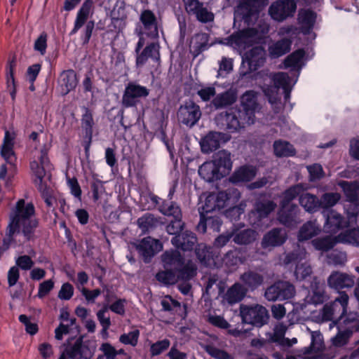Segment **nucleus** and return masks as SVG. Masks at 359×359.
Returning <instances> with one entry per match:
<instances>
[{
  "instance_id": "5fc2aeb1",
  "label": "nucleus",
  "mask_w": 359,
  "mask_h": 359,
  "mask_svg": "<svg viewBox=\"0 0 359 359\" xmlns=\"http://www.w3.org/2000/svg\"><path fill=\"white\" fill-rule=\"evenodd\" d=\"M140 337V331L137 329L128 333H124L119 337V341L125 345L135 346L137 344Z\"/></svg>"
},
{
  "instance_id": "2eb2a0df",
  "label": "nucleus",
  "mask_w": 359,
  "mask_h": 359,
  "mask_svg": "<svg viewBox=\"0 0 359 359\" xmlns=\"http://www.w3.org/2000/svg\"><path fill=\"white\" fill-rule=\"evenodd\" d=\"M187 13L202 23L213 21L214 14L199 0H182Z\"/></svg>"
},
{
  "instance_id": "72a5a7b5",
  "label": "nucleus",
  "mask_w": 359,
  "mask_h": 359,
  "mask_svg": "<svg viewBox=\"0 0 359 359\" xmlns=\"http://www.w3.org/2000/svg\"><path fill=\"white\" fill-rule=\"evenodd\" d=\"M161 257L165 269H174L175 271H179L184 268L182 257L177 250L166 251Z\"/></svg>"
},
{
  "instance_id": "ea45409f",
  "label": "nucleus",
  "mask_w": 359,
  "mask_h": 359,
  "mask_svg": "<svg viewBox=\"0 0 359 359\" xmlns=\"http://www.w3.org/2000/svg\"><path fill=\"white\" fill-rule=\"evenodd\" d=\"M246 259L242 256L241 250L229 251L222 259V264L230 270H233L240 264L245 262Z\"/></svg>"
},
{
  "instance_id": "9d476101",
  "label": "nucleus",
  "mask_w": 359,
  "mask_h": 359,
  "mask_svg": "<svg viewBox=\"0 0 359 359\" xmlns=\"http://www.w3.org/2000/svg\"><path fill=\"white\" fill-rule=\"evenodd\" d=\"M306 257V250L298 245L294 252L287 254L283 260V264L285 265L292 263L296 264L294 276L299 280L306 279L312 273L310 264L305 260Z\"/></svg>"
},
{
  "instance_id": "b1692460",
  "label": "nucleus",
  "mask_w": 359,
  "mask_h": 359,
  "mask_svg": "<svg viewBox=\"0 0 359 359\" xmlns=\"http://www.w3.org/2000/svg\"><path fill=\"white\" fill-rule=\"evenodd\" d=\"M287 238L285 229H273L264 236L262 245L264 248L280 246L286 241Z\"/></svg>"
},
{
  "instance_id": "f03ea898",
  "label": "nucleus",
  "mask_w": 359,
  "mask_h": 359,
  "mask_svg": "<svg viewBox=\"0 0 359 359\" xmlns=\"http://www.w3.org/2000/svg\"><path fill=\"white\" fill-rule=\"evenodd\" d=\"M257 93L254 90L246 91L241 98L242 109L235 113H226L224 121L226 129L229 132H235L246 126L252 125L255 121V113L259 111Z\"/></svg>"
},
{
  "instance_id": "7c9ffc66",
  "label": "nucleus",
  "mask_w": 359,
  "mask_h": 359,
  "mask_svg": "<svg viewBox=\"0 0 359 359\" xmlns=\"http://www.w3.org/2000/svg\"><path fill=\"white\" fill-rule=\"evenodd\" d=\"M93 6L92 0H86L79 10L71 34H76L85 24L90 16Z\"/></svg>"
},
{
  "instance_id": "7ed1b4c3",
  "label": "nucleus",
  "mask_w": 359,
  "mask_h": 359,
  "mask_svg": "<svg viewBox=\"0 0 359 359\" xmlns=\"http://www.w3.org/2000/svg\"><path fill=\"white\" fill-rule=\"evenodd\" d=\"M255 80L269 98V102L272 104L277 100L280 88L284 90L285 99H289L290 90L297 81L295 79H291L286 73L272 74L268 70L258 72L255 76Z\"/></svg>"
},
{
  "instance_id": "4d7b16f0",
  "label": "nucleus",
  "mask_w": 359,
  "mask_h": 359,
  "mask_svg": "<svg viewBox=\"0 0 359 359\" xmlns=\"http://www.w3.org/2000/svg\"><path fill=\"white\" fill-rule=\"evenodd\" d=\"M280 300L292 298L295 292L294 286L287 282H279Z\"/></svg>"
},
{
  "instance_id": "bf43d9fd",
  "label": "nucleus",
  "mask_w": 359,
  "mask_h": 359,
  "mask_svg": "<svg viewBox=\"0 0 359 359\" xmlns=\"http://www.w3.org/2000/svg\"><path fill=\"white\" fill-rule=\"evenodd\" d=\"M196 254L201 263L206 266L211 265L210 252L206 246L198 245V248L196 249Z\"/></svg>"
},
{
  "instance_id": "6e6d98bb",
  "label": "nucleus",
  "mask_w": 359,
  "mask_h": 359,
  "mask_svg": "<svg viewBox=\"0 0 359 359\" xmlns=\"http://www.w3.org/2000/svg\"><path fill=\"white\" fill-rule=\"evenodd\" d=\"M203 348L209 355L215 359H233L226 351L217 348L212 345H205Z\"/></svg>"
},
{
  "instance_id": "052dcab7",
  "label": "nucleus",
  "mask_w": 359,
  "mask_h": 359,
  "mask_svg": "<svg viewBox=\"0 0 359 359\" xmlns=\"http://www.w3.org/2000/svg\"><path fill=\"white\" fill-rule=\"evenodd\" d=\"M94 125L93 114L88 109H85L81 118L82 128L86 131L87 133L91 134L92 128Z\"/></svg>"
},
{
  "instance_id": "f3484780",
  "label": "nucleus",
  "mask_w": 359,
  "mask_h": 359,
  "mask_svg": "<svg viewBox=\"0 0 359 359\" xmlns=\"http://www.w3.org/2000/svg\"><path fill=\"white\" fill-rule=\"evenodd\" d=\"M297 8L294 0H280L273 3L269 9V13L274 20L281 22L292 15Z\"/></svg>"
},
{
  "instance_id": "9b49d317",
  "label": "nucleus",
  "mask_w": 359,
  "mask_h": 359,
  "mask_svg": "<svg viewBox=\"0 0 359 359\" xmlns=\"http://www.w3.org/2000/svg\"><path fill=\"white\" fill-rule=\"evenodd\" d=\"M196 274V267L192 262H189L182 269L175 272L165 269L158 272L156 278L158 281L164 285H173L179 280H189Z\"/></svg>"
},
{
  "instance_id": "a19ab883",
  "label": "nucleus",
  "mask_w": 359,
  "mask_h": 359,
  "mask_svg": "<svg viewBox=\"0 0 359 359\" xmlns=\"http://www.w3.org/2000/svg\"><path fill=\"white\" fill-rule=\"evenodd\" d=\"M245 58L251 68L262 65L265 60V50L261 46H256L245 54Z\"/></svg>"
},
{
  "instance_id": "6e6552de",
  "label": "nucleus",
  "mask_w": 359,
  "mask_h": 359,
  "mask_svg": "<svg viewBox=\"0 0 359 359\" xmlns=\"http://www.w3.org/2000/svg\"><path fill=\"white\" fill-rule=\"evenodd\" d=\"M269 31V25L260 21L258 28H249L232 36L233 41L241 48L245 49L253 43H262Z\"/></svg>"
},
{
  "instance_id": "0eeeda50",
  "label": "nucleus",
  "mask_w": 359,
  "mask_h": 359,
  "mask_svg": "<svg viewBox=\"0 0 359 359\" xmlns=\"http://www.w3.org/2000/svg\"><path fill=\"white\" fill-rule=\"evenodd\" d=\"M322 213L325 218L324 230L332 234H335L346 227H352L358 222V212L355 210L346 209V218L334 210H323Z\"/></svg>"
},
{
  "instance_id": "c9c22d12",
  "label": "nucleus",
  "mask_w": 359,
  "mask_h": 359,
  "mask_svg": "<svg viewBox=\"0 0 359 359\" xmlns=\"http://www.w3.org/2000/svg\"><path fill=\"white\" fill-rule=\"evenodd\" d=\"M241 285L248 290H254L260 286L264 280L263 276L252 271H248L242 273L240 276Z\"/></svg>"
},
{
  "instance_id": "603ef678",
  "label": "nucleus",
  "mask_w": 359,
  "mask_h": 359,
  "mask_svg": "<svg viewBox=\"0 0 359 359\" xmlns=\"http://www.w3.org/2000/svg\"><path fill=\"white\" fill-rule=\"evenodd\" d=\"M159 210L165 215L172 216L174 218H181L180 207L172 201L163 202L160 205Z\"/></svg>"
},
{
  "instance_id": "774afa93",
  "label": "nucleus",
  "mask_w": 359,
  "mask_h": 359,
  "mask_svg": "<svg viewBox=\"0 0 359 359\" xmlns=\"http://www.w3.org/2000/svg\"><path fill=\"white\" fill-rule=\"evenodd\" d=\"M100 350L103 353L106 359H115L118 355L117 350L109 343H103L100 346Z\"/></svg>"
},
{
  "instance_id": "69168bd1",
  "label": "nucleus",
  "mask_w": 359,
  "mask_h": 359,
  "mask_svg": "<svg viewBox=\"0 0 359 359\" xmlns=\"http://www.w3.org/2000/svg\"><path fill=\"white\" fill-rule=\"evenodd\" d=\"M15 266L20 268L22 270L27 271L31 269L34 265V262L28 255H22L16 258Z\"/></svg>"
},
{
  "instance_id": "a211bd4d",
  "label": "nucleus",
  "mask_w": 359,
  "mask_h": 359,
  "mask_svg": "<svg viewBox=\"0 0 359 359\" xmlns=\"http://www.w3.org/2000/svg\"><path fill=\"white\" fill-rule=\"evenodd\" d=\"M149 90L146 87L135 83H130L126 86L122 99L123 105L126 107L135 106L139 99L149 95Z\"/></svg>"
},
{
  "instance_id": "dca6fc26",
  "label": "nucleus",
  "mask_w": 359,
  "mask_h": 359,
  "mask_svg": "<svg viewBox=\"0 0 359 359\" xmlns=\"http://www.w3.org/2000/svg\"><path fill=\"white\" fill-rule=\"evenodd\" d=\"M177 116L180 123L191 128L201 118V111L198 105L193 102H187L180 106L177 111Z\"/></svg>"
},
{
  "instance_id": "423d86ee",
  "label": "nucleus",
  "mask_w": 359,
  "mask_h": 359,
  "mask_svg": "<svg viewBox=\"0 0 359 359\" xmlns=\"http://www.w3.org/2000/svg\"><path fill=\"white\" fill-rule=\"evenodd\" d=\"M306 189L302 184L291 187L283 194L280 210L278 212L279 222L287 227L295 226L299 219L297 218L298 207L290 203Z\"/></svg>"
},
{
  "instance_id": "8fccbe9b",
  "label": "nucleus",
  "mask_w": 359,
  "mask_h": 359,
  "mask_svg": "<svg viewBox=\"0 0 359 359\" xmlns=\"http://www.w3.org/2000/svg\"><path fill=\"white\" fill-rule=\"evenodd\" d=\"M236 100V94L233 91L229 90L222 94L217 95L213 100L212 104L219 109L226 107L232 104Z\"/></svg>"
},
{
  "instance_id": "49530a36",
  "label": "nucleus",
  "mask_w": 359,
  "mask_h": 359,
  "mask_svg": "<svg viewBox=\"0 0 359 359\" xmlns=\"http://www.w3.org/2000/svg\"><path fill=\"white\" fill-rule=\"evenodd\" d=\"M324 299V289L319 283L315 281L314 285H311V290L305 297V301L307 304L317 305L322 304Z\"/></svg>"
},
{
  "instance_id": "c85d7f7f",
  "label": "nucleus",
  "mask_w": 359,
  "mask_h": 359,
  "mask_svg": "<svg viewBox=\"0 0 359 359\" xmlns=\"http://www.w3.org/2000/svg\"><path fill=\"white\" fill-rule=\"evenodd\" d=\"M197 242V238L192 232L185 231L174 236L171 243L178 249L184 251L191 250Z\"/></svg>"
},
{
  "instance_id": "3c124183",
  "label": "nucleus",
  "mask_w": 359,
  "mask_h": 359,
  "mask_svg": "<svg viewBox=\"0 0 359 359\" xmlns=\"http://www.w3.org/2000/svg\"><path fill=\"white\" fill-rule=\"evenodd\" d=\"M274 154L278 157H287L295 154L293 146L287 142L278 140L273 144Z\"/></svg>"
},
{
  "instance_id": "cd10ccee",
  "label": "nucleus",
  "mask_w": 359,
  "mask_h": 359,
  "mask_svg": "<svg viewBox=\"0 0 359 359\" xmlns=\"http://www.w3.org/2000/svg\"><path fill=\"white\" fill-rule=\"evenodd\" d=\"M90 355L91 353L87 347L76 343L62 351L58 359H87Z\"/></svg>"
},
{
  "instance_id": "c03bdc74",
  "label": "nucleus",
  "mask_w": 359,
  "mask_h": 359,
  "mask_svg": "<svg viewBox=\"0 0 359 359\" xmlns=\"http://www.w3.org/2000/svg\"><path fill=\"white\" fill-rule=\"evenodd\" d=\"M299 201L304 210L309 212H316L320 208V200L313 194L303 192L299 198Z\"/></svg>"
},
{
  "instance_id": "2f4dec72",
  "label": "nucleus",
  "mask_w": 359,
  "mask_h": 359,
  "mask_svg": "<svg viewBox=\"0 0 359 359\" xmlns=\"http://www.w3.org/2000/svg\"><path fill=\"white\" fill-rule=\"evenodd\" d=\"M136 54V65L142 67L144 65L149 58H154L158 60L159 59V46L156 43H151L147 46L142 51Z\"/></svg>"
},
{
  "instance_id": "864d4df0",
  "label": "nucleus",
  "mask_w": 359,
  "mask_h": 359,
  "mask_svg": "<svg viewBox=\"0 0 359 359\" xmlns=\"http://www.w3.org/2000/svg\"><path fill=\"white\" fill-rule=\"evenodd\" d=\"M341 198L338 193H326L323 195L320 201V207L325 209L335 205Z\"/></svg>"
},
{
  "instance_id": "09e8293b",
  "label": "nucleus",
  "mask_w": 359,
  "mask_h": 359,
  "mask_svg": "<svg viewBox=\"0 0 359 359\" xmlns=\"http://www.w3.org/2000/svg\"><path fill=\"white\" fill-rule=\"evenodd\" d=\"M339 186L343 189L348 201L351 203L357 201L359 190L358 183L341 181L339 182Z\"/></svg>"
},
{
  "instance_id": "37998d69",
  "label": "nucleus",
  "mask_w": 359,
  "mask_h": 359,
  "mask_svg": "<svg viewBox=\"0 0 359 359\" xmlns=\"http://www.w3.org/2000/svg\"><path fill=\"white\" fill-rule=\"evenodd\" d=\"M339 243L338 236H326L317 238L311 241L314 248L321 252H327L331 250Z\"/></svg>"
},
{
  "instance_id": "4be33fe9",
  "label": "nucleus",
  "mask_w": 359,
  "mask_h": 359,
  "mask_svg": "<svg viewBox=\"0 0 359 359\" xmlns=\"http://www.w3.org/2000/svg\"><path fill=\"white\" fill-rule=\"evenodd\" d=\"M304 57V52L302 50H297L288 55L284 61V67L290 68V72L287 73L291 79L297 80L299 72L302 68V60Z\"/></svg>"
},
{
  "instance_id": "338daca9",
  "label": "nucleus",
  "mask_w": 359,
  "mask_h": 359,
  "mask_svg": "<svg viewBox=\"0 0 359 359\" xmlns=\"http://www.w3.org/2000/svg\"><path fill=\"white\" fill-rule=\"evenodd\" d=\"M265 297L269 301L280 300L279 282L268 287L265 292Z\"/></svg>"
},
{
  "instance_id": "a18cd8bd",
  "label": "nucleus",
  "mask_w": 359,
  "mask_h": 359,
  "mask_svg": "<svg viewBox=\"0 0 359 359\" xmlns=\"http://www.w3.org/2000/svg\"><path fill=\"white\" fill-rule=\"evenodd\" d=\"M232 236L235 243L238 245H248L256 240L257 233L252 229H243L233 231Z\"/></svg>"
},
{
  "instance_id": "4468645a",
  "label": "nucleus",
  "mask_w": 359,
  "mask_h": 359,
  "mask_svg": "<svg viewBox=\"0 0 359 359\" xmlns=\"http://www.w3.org/2000/svg\"><path fill=\"white\" fill-rule=\"evenodd\" d=\"M269 0H239L235 9V17L243 20L248 24L252 18H257L258 13L268 3Z\"/></svg>"
},
{
  "instance_id": "aec40b11",
  "label": "nucleus",
  "mask_w": 359,
  "mask_h": 359,
  "mask_svg": "<svg viewBox=\"0 0 359 359\" xmlns=\"http://www.w3.org/2000/svg\"><path fill=\"white\" fill-rule=\"evenodd\" d=\"M135 248L145 262L163 249L162 243L151 237L144 238L135 244Z\"/></svg>"
},
{
  "instance_id": "5701e85b",
  "label": "nucleus",
  "mask_w": 359,
  "mask_h": 359,
  "mask_svg": "<svg viewBox=\"0 0 359 359\" xmlns=\"http://www.w3.org/2000/svg\"><path fill=\"white\" fill-rule=\"evenodd\" d=\"M348 299V296L346 293L341 292L339 296L330 304L337 317L339 316V318L337 321H333L330 324V329L335 326L337 323L341 319V318H346L351 313H347Z\"/></svg>"
},
{
  "instance_id": "473e14b6",
  "label": "nucleus",
  "mask_w": 359,
  "mask_h": 359,
  "mask_svg": "<svg viewBox=\"0 0 359 359\" xmlns=\"http://www.w3.org/2000/svg\"><path fill=\"white\" fill-rule=\"evenodd\" d=\"M140 20L144 29L149 32L148 34L152 37H157V20L155 14L150 10L143 11L140 16Z\"/></svg>"
},
{
  "instance_id": "393cba45",
  "label": "nucleus",
  "mask_w": 359,
  "mask_h": 359,
  "mask_svg": "<svg viewBox=\"0 0 359 359\" xmlns=\"http://www.w3.org/2000/svg\"><path fill=\"white\" fill-rule=\"evenodd\" d=\"M327 283L332 288L341 290L353 287L355 278L353 276L344 273L334 272L329 276Z\"/></svg>"
},
{
  "instance_id": "de8ad7c7",
  "label": "nucleus",
  "mask_w": 359,
  "mask_h": 359,
  "mask_svg": "<svg viewBox=\"0 0 359 359\" xmlns=\"http://www.w3.org/2000/svg\"><path fill=\"white\" fill-rule=\"evenodd\" d=\"M291 41L290 39H281L269 47V53L271 57H279L290 50Z\"/></svg>"
},
{
  "instance_id": "f704fd0d",
  "label": "nucleus",
  "mask_w": 359,
  "mask_h": 359,
  "mask_svg": "<svg viewBox=\"0 0 359 359\" xmlns=\"http://www.w3.org/2000/svg\"><path fill=\"white\" fill-rule=\"evenodd\" d=\"M61 93L67 95L71 90H74L78 83L76 74L73 70L64 71L59 79Z\"/></svg>"
},
{
  "instance_id": "f257e3e1",
  "label": "nucleus",
  "mask_w": 359,
  "mask_h": 359,
  "mask_svg": "<svg viewBox=\"0 0 359 359\" xmlns=\"http://www.w3.org/2000/svg\"><path fill=\"white\" fill-rule=\"evenodd\" d=\"M241 197L240 193L236 189H229L228 192L211 193L208 195L201 196L200 199L205 198L203 203L198 208L200 213V222L197 229L201 233L206 231L209 226L215 231H219L221 225L220 219L216 215H208L210 213H215L221 209L229 207V211L237 212L239 214L240 208L233 206Z\"/></svg>"
},
{
  "instance_id": "c756f323",
  "label": "nucleus",
  "mask_w": 359,
  "mask_h": 359,
  "mask_svg": "<svg viewBox=\"0 0 359 359\" xmlns=\"http://www.w3.org/2000/svg\"><path fill=\"white\" fill-rule=\"evenodd\" d=\"M257 174V169L252 165H243L236 169L229 180L234 184L247 182L252 180Z\"/></svg>"
},
{
  "instance_id": "e2e57ef3",
  "label": "nucleus",
  "mask_w": 359,
  "mask_h": 359,
  "mask_svg": "<svg viewBox=\"0 0 359 359\" xmlns=\"http://www.w3.org/2000/svg\"><path fill=\"white\" fill-rule=\"evenodd\" d=\"M233 69V60L230 58L223 57L219 63L218 75L224 76L228 74Z\"/></svg>"
},
{
  "instance_id": "ddd939ff",
  "label": "nucleus",
  "mask_w": 359,
  "mask_h": 359,
  "mask_svg": "<svg viewBox=\"0 0 359 359\" xmlns=\"http://www.w3.org/2000/svg\"><path fill=\"white\" fill-rule=\"evenodd\" d=\"M30 168L32 172L34 182L39 188L46 184L47 172L51 169L48 153L46 149H41L37 160H34L30 163ZM49 179V177H47Z\"/></svg>"
},
{
  "instance_id": "39448f33",
  "label": "nucleus",
  "mask_w": 359,
  "mask_h": 359,
  "mask_svg": "<svg viewBox=\"0 0 359 359\" xmlns=\"http://www.w3.org/2000/svg\"><path fill=\"white\" fill-rule=\"evenodd\" d=\"M232 168L231 154L225 150L218 151L212 161L203 163L198 169L199 175L207 182H213L229 173Z\"/></svg>"
},
{
  "instance_id": "79ce46f5",
  "label": "nucleus",
  "mask_w": 359,
  "mask_h": 359,
  "mask_svg": "<svg viewBox=\"0 0 359 359\" xmlns=\"http://www.w3.org/2000/svg\"><path fill=\"white\" fill-rule=\"evenodd\" d=\"M346 229L345 231L337 235L339 243L359 246V228L357 226V224L352 227H346Z\"/></svg>"
},
{
  "instance_id": "e433bc0d",
  "label": "nucleus",
  "mask_w": 359,
  "mask_h": 359,
  "mask_svg": "<svg viewBox=\"0 0 359 359\" xmlns=\"http://www.w3.org/2000/svg\"><path fill=\"white\" fill-rule=\"evenodd\" d=\"M321 231L320 225L316 220L309 221L299 229L297 238L299 241H307L318 235Z\"/></svg>"
},
{
  "instance_id": "1a4fd4ad",
  "label": "nucleus",
  "mask_w": 359,
  "mask_h": 359,
  "mask_svg": "<svg viewBox=\"0 0 359 359\" xmlns=\"http://www.w3.org/2000/svg\"><path fill=\"white\" fill-rule=\"evenodd\" d=\"M336 325L338 333L331 341L334 346L340 347L347 344L353 332L359 330V316L351 312L346 318H341Z\"/></svg>"
},
{
  "instance_id": "bb28decb",
  "label": "nucleus",
  "mask_w": 359,
  "mask_h": 359,
  "mask_svg": "<svg viewBox=\"0 0 359 359\" xmlns=\"http://www.w3.org/2000/svg\"><path fill=\"white\" fill-rule=\"evenodd\" d=\"M224 135L218 132H210L201 142V149L205 153L217 149L221 142H226Z\"/></svg>"
},
{
  "instance_id": "58836bf2",
  "label": "nucleus",
  "mask_w": 359,
  "mask_h": 359,
  "mask_svg": "<svg viewBox=\"0 0 359 359\" xmlns=\"http://www.w3.org/2000/svg\"><path fill=\"white\" fill-rule=\"evenodd\" d=\"M208 36L205 33L195 34L190 41L189 49L194 57H197L201 52L207 48Z\"/></svg>"
},
{
  "instance_id": "680f3d73",
  "label": "nucleus",
  "mask_w": 359,
  "mask_h": 359,
  "mask_svg": "<svg viewBox=\"0 0 359 359\" xmlns=\"http://www.w3.org/2000/svg\"><path fill=\"white\" fill-rule=\"evenodd\" d=\"M44 199L47 206L53 207L56 203L55 198L53 196V190L47 185L38 188Z\"/></svg>"
},
{
  "instance_id": "0e129e2a",
  "label": "nucleus",
  "mask_w": 359,
  "mask_h": 359,
  "mask_svg": "<svg viewBox=\"0 0 359 359\" xmlns=\"http://www.w3.org/2000/svg\"><path fill=\"white\" fill-rule=\"evenodd\" d=\"M323 348V337L320 332H312L311 334V349L312 351L317 353L322 351Z\"/></svg>"
},
{
  "instance_id": "13d9d810",
  "label": "nucleus",
  "mask_w": 359,
  "mask_h": 359,
  "mask_svg": "<svg viewBox=\"0 0 359 359\" xmlns=\"http://www.w3.org/2000/svg\"><path fill=\"white\" fill-rule=\"evenodd\" d=\"M328 263L334 265H344L346 261V255L345 252L333 251L328 256Z\"/></svg>"
},
{
  "instance_id": "20e7f679",
  "label": "nucleus",
  "mask_w": 359,
  "mask_h": 359,
  "mask_svg": "<svg viewBox=\"0 0 359 359\" xmlns=\"http://www.w3.org/2000/svg\"><path fill=\"white\" fill-rule=\"evenodd\" d=\"M37 226L38 221L35 216L33 204L25 203L22 199L19 200L15 210L11 215V222L8 225L9 235L11 236L16 231H22L24 236L29 240L33 238Z\"/></svg>"
},
{
  "instance_id": "f8f14e48",
  "label": "nucleus",
  "mask_w": 359,
  "mask_h": 359,
  "mask_svg": "<svg viewBox=\"0 0 359 359\" xmlns=\"http://www.w3.org/2000/svg\"><path fill=\"white\" fill-rule=\"evenodd\" d=\"M240 316L243 323L257 327H262L266 324L269 317L266 309L259 304L254 306L241 304Z\"/></svg>"
},
{
  "instance_id": "6ab92c4d",
  "label": "nucleus",
  "mask_w": 359,
  "mask_h": 359,
  "mask_svg": "<svg viewBox=\"0 0 359 359\" xmlns=\"http://www.w3.org/2000/svg\"><path fill=\"white\" fill-rule=\"evenodd\" d=\"M15 139V132L6 130L1 148V156L4 158L6 163L10 165V172H12V174L16 172V157L13 151Z\"/></svg>"
},
{
  "instance_id": "a878e982",
  "label": "nucleus",
  "mask_w": 359,
  "mask_h": 359,
  "mask_svg": "<svg viewBox=\"0 0 359 359\" xmlns=\"http://www.w3.org/2000/svg\"><path fill=\"white\" fill-rule=\"evenodd\" d=\"M316 21V13L309 9L299 11L298 22L304 34H310Z\"/></svg>"
},
{
  "instance_id": "4c0bfd02",
  "label": "nucleus",
  "mask_w": 359,
  "mask_h": 359,
  "mask_svg": "<svg viewBox=\"0 0 359 359\" xmlns=\"http://www.w3.org/2000/svg\"><path fill=\"white\" fill-rule=\"evenodd\" d=\"M246 292V288L241 283H236L228 289L223 301L229 304H236L243 299Z\"/></svg>"
},
{
  "instance_id": "412c9836",
  "label": "nucleus",
  "mask_w": 359,
  "mask_h": 359,
  "mask_svg": "<svg viewBox=\"0 0 359 359\" xmlns=\"http://www.w3.org/2000/svg\"><path fill=\"white\" fill-rule=\"evenodd\" d=\"M276 204L269 200H259L255 204V210L250 214V223L253 225L259 226V222L262 218L274 210Z\"/></svg>"
}]
</instances>
